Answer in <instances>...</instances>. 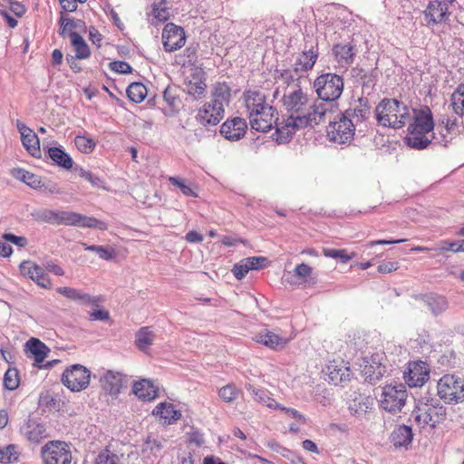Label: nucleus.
I'll list each match as a JSON object with an SVG mask.
<instances>
[{
    "label": "nucleus",
    "instance_id": "obj_1",
    "mask_svg": "<svg viewBox=\"0 0 464 464\" xmlns=\"http://www.w3.org/2000/svg\"><path fill=\"white\" fill-rule=\"evenodd\" d=\"M283 104L288 116L285 123L277 127L276 142L279 144L287 143L297 130L325 121L326 103H311L307 94L299 86L284 94Z\"/></svg>",
    "mask_w": 464,
    "mask_h": 464
},
{
    "label": "nucleus",
    "instance_id": "obj_2",
    "mask_svg": "<svg viewBox=\"0 0 464 464\" xmlns=\"http://www.w3.org/2000/svg\"><path fill=\"white\" fill-rule=\"evenodd\" d=\"M38 222H45L53 226H73L104 229L105 224L95 218L87 217L72 211H56L48 208L39 209L32 213Z\"/></svg>",
    "mask_w": 464,
    "mask_h": 464
},
{
    "label": "nucleus",
    "instance_id": "obj_3",
    "mask_svg": "<svg viewBox=\"0 0 464 464\" xmlns=\"http://www.w3.org/2000/svg\"><path fill=\"white\" fill-rule=\"evenodd\" d=\"M411 109L394 98H383L374 110L379 125L392 129L404 127L411 119Z\"/></svg>",
    "mask_w": 464,
    "mask_h": 464
},
{
    "label": "nucleus",
    "instance_id": "obj_4",
    "mask_svg": "<svg viewBox=\"0 0 464 464\" xmlns=\"http://www.w3.org/2000/svg\"><path fill=\"white\" fill-rule=\"evenodd\" d=\"M230 98L229 85L217 82L212 91L211 102L205 103L197 114L198 121L204 126L218 124L224 117L225 106L228 105Z\"/></svg>",
    "mask_w": 464,
    "mask_h": 464
},
{
    "label": "nucleus",
    "instance_id": "obj_5",
    "mask_svg": "<svg viewBox=\"0 0 464 464\" xmlns=\"http://www.w3.org/2000/svg\"><path fill=\"white\" fill-rule=\"evenodd\" d=\"M313 88L320 101L326 103L327 114L337 107L344 89V81L342 75L334 72H323L318 75L313 83Z\"/></svg>",
    "mask_w": 464,
    "mask_h": 464
},
{
    "label": "nucleus",
    "instance_id": "obj_6",
    "mask_svg": "<svg viewBox=\"0 0 464 464\" xmlns=\"http://www.w3.org/2000/svg\"><path fill=\"white\" fill-rule=\"evenodd\" d=\"M437 393L440 400L449 404L464 401V379L454 374H444L438 381Z\"/></svg>",
    "mask_w": 464,
    "mask_h": 464
},
{
    "label": "nucleus",
    "instance_id": "obj_7",
    "mask_svg": "<svg viewBox=\"0 0 464 464\" xmlns=\"http://www.w3.org/2000/svg\"><path fill=\"white\" fill-rule=\"evenodd\" d=\"M43 464H71V445L63 440H50L41 448Z\"/></svg>",
    "mask_w": 464,
    "mask_h": 464
},
{
    "label": "nucleus",
    "instance_id": "obj_8",
    "mask_svg": "<svg viewBox=\"0 0 464 464\" xmlns=\"http://www.w3.org/2000/svg\"><path fill=\"white\" fill-rule=\"evenodd\" d=\"M61 381L71 392H82L90 385L91 371L82 364H72L63 371Z\"/></svg>",
    "mask_w": 464,
    "mask_h": 464
},
{
    "label": "nucleus",
    "instance_id": "obj_9",
    "mask_svg": "<svg viewBox=\"0 0 464 464\" xmlns=\"http://www.w3.org/2000/svg\"><path fill=\"white\" fill-rule=\"evenodd\" d=\"M354 131L355 123L342 113L338 115V120L330 121L327 127L329 140L339 144L350 143L353 140Z\"/></svg>",
    "mask_w": 464,
    "mask_h": 464
},
{
    "label": "nucleus",
    "instance_id": "obj_10",
    "mask_svg": "<svg viewBox=\"0 0 464 464\" xmlns=\"http://www.w3.org/2000/svg\"><path fill=\"white\" fill-rule=\"evenodd\" d=\"M407 398L406 390L403 384L387 385L383 388L380 405L389 412H399L405 404Z\"/></svg>",
    "mask_w": 464,
    "mask_h": 464
},
{
    "label": "nucleus",
    "instance_id": "obj_11",
    "mask_svg": "<svg viewBox=\"0 0 464 464\" xmlns=\"http://www.w3.org/2000/svg\"><path fill=\"white\" fill-rule=\"evenodd\" d=\"M325 380L334 385L346 383L351 381L353 372L349 362L342 358L329 360L324 369Z\"/></svg>",
    "mask_w": 464,
    "mask_h": 464
},
{
    "label": "nucleus",
    "instance_id": "obj_12",
    "mask_svg": "<svg viewBox=\"0 0 464 464\" xmlns=\"http://www.w3.org/2000/svg\"><path fill=\"white\" fill-rule=\"evenodd\" d=\"M276 110L271 106H265V111H262L257 117H254L249 120L251 128L257 131L267 132L276 128V140L277 138V127L285 123V120L279 121L276 117Z\"/></svg>",
    "mask_w": 464,
    "mask_h": 464
},
{
    "label": "nucleus",
    "instance_id": "obj_13",
    "mask_svg": "<svg viewBox=\"0 0 464 464\" xmlns=\"http://www.w3.org/2000/svg\"><path fill=\"white\" fill-rule=\"evenodd\" d=\"M186 35L182 27L172 23L164 26L162 31V44L166 52L171 53L179 50L185 45Z\"/></svg>",
    "mask_w": 464,
    "mask_h": 464
},
{
    "label": "nucleus",
    "instance_id": "obj_14",
    "mask_svg": "<svg viewBox=\"0 0 464 464\" xmlns=\"http://www.w3.org/2000/svg\"><path fill=\"white\" fill-rule=\"evenodd\" d=\"M378 354L363 358L360 364L361 373L369 382H376L382 378L386 372V366L382 363Z\"/></svg>",
    "mask_w": 464,
    "mask_h": 464
},
{
    "label": "nucleus",
    "instance_id": "obj_15",
    "mask_svg": "<svg viewBox=\"0 0 464 464\" xmlns=\"http://www.w3.org/2000/svg\"><path fill=\"white\" fill-rule=\"evenodd\" d=\"M318 44H311L310 46L305 44L304 50L296 57L294 63V71L296 74H304L311 71L317 59H318Z\"/></svg>",
    "mask_w": 464,
    "mask_h": 464
},
{
    "label": "nucleus",
    "instance_id": "obj_16",
    "mask_svg": "<svg viewBox=\"0 0 464 464\" xmlns=\"http://www.w3.org/2000/svg\"><path fill=\"white\" fill-rule=\"evenodd\" d=\"M423 14L428 26L440 24L445 23L449 18V5L444 1L431 0L423 12Z\"/></svg>",
    "mask_w": 464,
    "mask_h": 464
},
{
    "label": "nucleus",
    "instance_id": "obj_17",
    "mask_svg": "<svg viewBox=\"0 0 464 464\" xmlns=\"http://www.w3.org/2000/svg\"><path fill=\"white\" fill-rule=\"evenodd\" d=\"M430 377L429 365L424 362H411L408 364V371L404 379L410 387L422 386Z\"/></svg>",
    "mask_w": 464,
    "mask_h": 464
},
{
    "label": "nucleus",
    "instance_id": "obj_18",
    "mask_svg": "<svg viewBox=\"0 0 464 464\" xmlns=\"http://www.w3.org/2000/svg\"><path fill=\"white\" fill-rule=\"evenodd\" d=\"M68 298H78L82 304L90 306L92 311L89 314V318L92 321H107L110 319V314L107 310L101 308L99 297H91L87 295H79L77 292H63Z\"/></svg>",
    "mask_w": 464,
    "mask_h": 464
},
{
    "label": "nucleus",
    "instance_id": "obj_19",
    "mask_svg": "<svg viewBox=\"0 0 464 464\" xmlns=\"http://www.w3.org/2000/svg\"><path fill=\"white\" fill-rule=\"evenodd\" d=\"M15 125L21 135L22 144L26 151L34 158H40V140L37 134L20 120L16 121Z\"/></svg>",
    "mask_w": 464,
    "mask_h": 464
},
{
    "label": "nucleus",
    "instance_id": "obj_20",
    "mask_svg": "<svg viewBox=\"0 0 464 464\" xmlns=\"http://www.w3.org/2000/svg\"><path fill=\"white\" fill-rule=\"evenodd\" d=\"M21 274L34 281L39 286L48 288L51 285L50 278L43 266L33 261H23L20 266Z\"/></svg>",
    "mask_w": 464,
    "mask_h": 464
},
{
    "label": "nucleus",
    "instance_id": "obj_21",
    "mask_svg": "<svg viewBox=\"0 0 464 464\" xmlns=\"http://www.w3.org/2000/svg\"><path fill=\"white\" fill-rule=\"evenodd\" d=\"M411 111L413 112V116L411 115L412 122L409 124L408 129H415V130L420 132H432L435 125L430 109L425 107Z\"/></svg>",
    "mask_w": 464,
    "mask_h": 464
},
{
    "label": "nucleus",
    "instance_id": "obj_22",
    "mask_svg": "<svg viewBox=\"0 0 464 464\" xmlns=\"http://www.w3.org/2000/svg\"><path fill=\"white\" fill-rule=\"evenodd\" d=\"M244 102L248 112L249 120L257 117L258 113L265 111V106H271L266 101V95L259 91H246Z\"/></svg>",
    "mask_w": 464,
    "mask_h": 464
},
{
    "label": "nucleus",
    "instance_id": "obj_23",
    "mask_svg": "<svg viewBox=\"0 0 464 464\" xmlns=\"http://www.w3.org/2000/svg\"><path fill=\"white\" fill-rule=\"evenodd\" d=\"M247 125L245 120L236 117L227 120L220 127V133L229 140H238L246 134Z\"/></svg>",
    "mask_w": 464,
    "mask_h": 464
},
{
    "label": "nucleus",
    "instance_id": "obj_24",
    "mask_svg": "<svg viewBox=\"0 0 464 464\" xmlns=\"http://www.w3.org/2000/svg\"><path fill=\"white\" fill-rule=\"evenodd\" d=\"M132 392L142 401H151L159 396V387L151 380L140 379L133 382Z\"/></svg>",
    "mask_w": 464,
    "mask_h": 464
},
{
    "label": "nucleus",
    "instance_id": "obj_25",
    "mask_svg": "<svg viewBox=\"0 0 464 464\" xmlns=\"http://www.w3.org/2000/svg\"><path fill=\"white\" fill-rule=\"evenodd\" d=\"M358 53L355 45L347 44H337L333 46V54L334 59L341 67L347 68L350 66Z\"/></svg>",
    "mask_w": 464,
    "mask_h": 464
},
{
    "label": "nucleus",
    "instance_id": "obj_26",
    "mask_svg": "<svg viewBox=\"0 0 464 464\" xmlns=\"http://www.w3.org/2000/svg\"><path fill=\"white\" fill-rule=\"evenodd\" d=\"M253 339L256 343L263 344L272 350L283 349L290 341L289 338L280 336L267 329H264L257 333Z\"/></svg>",
    "mask_w": 464,
    "mask_h": 464
},
{
    "label": "nucleus",
    "instance_id": "obj_27",
    "mask_svg": "<svg viewBox=\"0 0 464 464\" xmlns=\"http://www.w3.org/2000/svg\"><path fill=\"white\" fill-rule=\"evenodd\" d=\"M27 356L34 360V365L41 367L49 352L48 347L39 339L31 338L25 343Z\"/></svg>",
    "mask_w": 464,
    "mask_h": 464
},
{
    "label": "nucleus",
    "instance_id": "obj_28",
    "mask_svg": "<svg viewBox=\"0 0 464 464\" xmlns=\"http://www.w3.org/2000/svg\"><path fill=\"white\" fill-rule=\"evenodd\" d=\"M102 388L111 395L120 393L122 387V376L118 372L107 370L100 378Z\"/></svg>",
    "mask_w": 464,
    "mask_h": 464
},
{
    "label": "nucleus",
    "instance_id": "obj_29",
    "mask_svg": "<svg viewBox=\"0 0 464 464\" xmlns=\"http://www.w3.org/2000/svg\"><path fill=\"white\" fill-rule=\"evenodd\" d=\"M404 142L411 149L424 150L432 143L431 132H420L415 129H408Z\"/></svg>",
    "mask_w": 464,
    "mask_h": 464
},
{
    "label": "nucleus",
    "instance_id": "obj_30",
    "mask_svg": "<svg viewBox=\"0 0 464 464\" xmlns=\"http://www.w3.org/2000/svg\"><path fill=\"white\" fill-rule=\"evenodd\" d=\"M152 414L163 420L164 424H172L181 418V412L170 402H160L152 411Z\"/></svg>",
    "mask_w": 464,
    "mask_h": 464
},
{
    "label": "nucleus",
    "instance_id": "obj_31",
    "mask_svg": "<svg viewBox=\"0 0 464 464\" xmlns=\"http://www.w3.org/2000/svg\"><path fill=\"white\" fill-rule=\"evenodd\" d=\"M359 105L354 109H348L342 114L345 118H350L353 120V122L355 125L362 121L368 119L371 114V107L369 104V100L365 97H361L358 99Z\"/></svg>",
    "mask_w": 464,
    "mask_h": 464
},
{
    "label": "nucleus",
    "instance_id": "obj_32",
    "mask_svg": "<svg viewBox=\"0 0 464 464\" xmlns=\"http://www.w3.org/2000/svg\"><path fill=\"white\" fill-rule=\"evenodd\" d=\"M47 155L56 166L63 169H71L73 166V160L72 157L63 150L62 146L49 147L47 149Z\"/></svg>",
    "mask_w": 464,
    "mask_h": 464
},
{
    "label": "nucleus",
    "instance_id": "obj_33",
    "mask_svg": "<svg viewBox=\"0 0 464 464\" xmlns=\"http://www.w3.org/2000/svg\"><path fill=\"white\" fill-rule=\"evenodd\" d=\"M247 391L253 395L255 401L257 403L273 410L281 408V404L270 396V392L267 390L249 385Z\"/></svg>",
    "mask_w": 464,
    "mask_h": 464
},
{
    "label": "nucleus",
    "instance_id": "obj_34",
    "mask_svg": "<svg viewBox=\"0 0 464 464\" xmlns=\"http://www.w3.org/2000/svg\"><path fill=\"white\" fill-rule=\"evenodd\" d=\"M155 340L154 332L148 326L141 327L135 334V344L142 352L148 353Z\"/></svg>",
    "mask_w": 464,
    "mask_h": 464
},
{
    "label": "nucleus",
    "instance_id": "obj_35",
    "mask_svg": "<svg viewBox=\"0 0 464 464\" xmlns=\"http://www.w3.org/2000/svg\"><path fill=\"white\" fill-rule=\"evenodd\" d=\"M411 428L407 425L397 427L392 434V441L396 447L407 446L412 441Z\"/></svg>",
    "mask_w": 464,
    "mask_h": 464
},
{
    "label": "nucleus",
    "instance_id": "obj_36",
    "mask_svg": "<svg viewBox=\"0 0 464 464\" xmlns=\"http://www.w3.org/2000/svg\"><path fill=\"white\" fill-rule=\"evenodd\" d=\"M12 176L25 183L30 188L36 189L37 188H41V178L40 176L31 173L24 169L15 168L12 170Z\"/></svg>",
    "mask_w": 464,
    "mask_h": 464
},
{
    "label": "nucleus",
    "instance_id": "obj_37",
    "mask_svg": "<svg viewBox=\"0 0 464 464\" xmlns=\"http://www.w3.org/2000/svg\"><path fill=\"white\" fill-rule=\"evenodd\" d=\"M422 299L433 314H439L447 307L445 298L437 292H428L422 295Z\"/></svg>",
    "mask_w": 464,
    "mask_h": 464
},
{
    "label": "nucleus",
    "instance_id": "obj_38",
    "mask_svg": "<svg viewBox=\"0 0 464 464\" xmlns=\"http://www.w3.org/2000/svg\"><path fill=\"white\" fill-rule=\"evenodd\" d=\"M71 44L75 49V55L80 60L87 59L91 55L90 48L85 40L76 32L70 33Z\"/></svg>",
    "mask_w": 464,
    "mask_h": 464
},
{
    "label": "nucleus",
    "instance_id": "obj_39",
    "mask_svg": "<svg viewBox=\"0 0 464 464\" xmlns=\"http://www.w3.org/2000/svg\"><path fill=\"white\" fill-rule=\"evenodd\" d=\"M39 404L49 411H59L64 402L58 394L53 395L49 392H45L41 394Z\"/></svg>",
    "mask_w": 464,
    "mask_h": 464
},
{
    "label": "nucleus",
    "instance_id": "obj_40",
    "mask_svg": "<svg viewBox=\"0 0 464 464\" xmlns=\"http://www.w3.org/2000/svg\"><path fill=\"white\" fill-rule=\"evenodd\" d=\"M59 25V34L65 38L66 36L70 37V33L73 32L74 29L82 28L84 25V22L80 19L65 18L61 16Z\"/></svg>",
    "mask_w": 464,
    "mask_h": 464
},
{
    "label": "nucleus",
    "instance_id": "obj_41",
    "mask_svg": "<svg viewBox=\"0 0 464 464\" xmlns=\"http://www.w3.org/2000/svg\"><path fill=\"white\" fill-rule=\"evenodd\" d=\"M241 393V390L234 383H228L220 387L218 391L219 399L227 403L234 402L237 400Z\"/></svg>",
    "mask_w": 464,
    "mask_h": 464
},
{
    "label": "nucleus",
    "instance_id": "obj_42",
    "mask_svg": "<svg viewBox=\"0 0 464 464\" xmlns=\"http://www.w3.org/2000/svg\"><path fill=\"white\" fill-rule=\"evenodd\" d=\"M184 84L186 86L185 91L193 100H199L205 96L207 84L204 81H188Z\"/></svg>",
    "mask_w": 464,
    "mask_h": 464
},
{
    "label": "nucleus",
    "instance_id": "obj_43",
    "mask_svg": "<svg viewBox=\"0 0 464 464\" xmlns=\"http://www.w3.org/2000/svg\"><path fill=\"white\" fill-rule=\"evenodd\" d=\"M126 92L131 102L140 103L147 95V88L141 82H132L128 86Z\"/></svg>",
    "mask_w": 464,
    "mask_h": 464
},
{
    "label": "nucleus",
    "instance_id": "obj_44",
    "mask_svg": "<svg viewBox=\"0 0 464 464\" xmlns=\"http://www.w3.org/2000/svg\"><path fill=\"white\" fill-rule=\"evenodd\" d=\"M433 411H434V409L431 408V407H427V408L418 407L413 411L415 422L420 427H424V426H426L428 424H430V426L434 427L435 426V421L432 420V417H431V412Z\"/></svg>",
    "mask_w": 464,
    "mask_h": 464
},
{
    "label": "nucleus",
    "instance_id": "obj_45",
    "mask_svg": "<svg viewBox=\"0 0 464 464\" xmlns=\"http://www.w3.org/2000/svg\"><path fill=\"white\" fill-rule=\"evenodd\" d=\"M74 144L78 150L84 154L92 152L96 147L94 140L85 134L76 135L74 138Z\"/></svg>",
    "mask_w": 464,
    "mask_h": 464
},
{
    "label": "nucleus",
    "instance_id": "obj_46",
    "mask_svg": "<svg viewBox=\"0 0 464 464\" xmlns=\"http://www.w3.org/2000/svg\"><path fill=\"white\" fill-rule=\"evenodd\" d=\"M82 246L85 250L96 253L102 260H111L115 256L114 249L111 246L87 245L85 243H82Z\"/></svg>",
    "mask_w": 464,
    "mask_h": 464
},
{
    "label": "nucleus",
    "instance_id": "obj_47",
    "mask_svg": "<svg viewBox=\"0 0 464 464\" xmlns=\"http://www.w3.org/2000/svg\"><path fill=\"white\" fill-rule=\"evenodd\" d=\"M453 111L456 114L463 117L464 110V84H459L451 97Z\"/></svg>",
    "mask_w": 464,
    "mask_h": 464
},
{
    "label": "nucleus",
    "instance_id": "obj_48",
    "mask_svg": "<svg viewBox=\"0 0 464 464\" xmlns=\"http://www.w3.org/2000/svg\"><path fill=\"white\" fill-rule=\"evenodd\" d=\"M46 437V430L44 425L41 424L29 426V430L26 432L27 440L36 444L40 443Z\"/></svg>",
    "mask_w": 464,
    "mask_h": 464
},
{
    "label": "nucleus",
    "instance_id": "obj_49",
    "mask_svg": "<svg viewBox=\"0 0 464 464\" xmlns=\"http://www.w3.org/2000/svg\"><path fill=\"white\" fill-rule=\"evenodd\" d=\"M20 384L19 372L14 368H9L4 375L5 388L9 391H14L18 388Z\"/></svg>",
    "mask_w": 464,
    "mask_h": 464
},
{
    "label": "nucleus",
    "instance_id": "obj_50",
    "mask_svg": "<svg viewBox=\"0 0 464 464\" xmlns=\"http://www.w3.org/2000/svg\"><path fill=\"white\" fill-rule=\"evenodd\" d=\"M324 255L326 257L340 259L342 264H347L353 257V254H348L345 249L324 248Z\"/></svg>",
    "mask_w": 464,
    "mask_h": 464
},
{
    "label": "nucleus",
    "instance_id": "obj_51",
    "mask_svg": "<svg viewBox=\"0 0 464 464\" xmlns=\"http://www.w3.org/2000/svg\"><path fill=\"white\" fill-rule=\"evenodd\" d=\"M120 458L109 449L102 450L97 456L94 464H118Z\"/></svg>",
    "mask_w": 464,
    "mask_h": 464
},
{
    "label": "nucleus",
    "instance_id": "obj_52",
    "mask_svg": "<svg viewBox=\"0 0 464 464\" xmlns=\"http://www.w3.org/2000/svg\"><path fill=\"white\" fill-rule=\"evenodd\" d=\"M76 171H78V174L81 178H83L87 181H89L93 187L95 188H101L103 185V180L97 175H94L89 170H86L82 168H76Z\"/></svg>",
    "mask_w": 464,
    "mask_h": 464
},
{
    "label": "nucleus",
    "instance_id": "obj_53",
    "mask_svg": "<svg viewBox=\"0 0 464 464\" xmlns=\"http://www.w3.org/2000/svg\"><path fill=\"white\" fill-rule=\"evenodd\" d=\"M437 131L438 132H434L432 130V132H431L432 142L440 144V145H443L444 147H446L448 145V143L451 140L452 135H454V134L447 133L444 130V127L440 130V125H438V127H437Z\"/></svg>",
    "mask_w": 464,
    "mask_h": 464
},
{
    "label": "nucleus",
    "instance_id": "obj_54",
    "mask_svg": "<svg viewBox=\"0 0 464 464\" xmlns=\"http://www.w3.org/2000/svg\"><path fill=\"white\" fill-rule=\"evenodd\" d=\"M440 250L452 251L454 253L464 252V239L457 241L443 240L440 242Z\"/></svg>",
    "mask_w": 464,
    "mask_h": 464
},
{
    "label": "nucleus",
    "instance_id": "obj_55",
    "mask_svg": "<svg viewBox=\"0 0 464 464\" xmlns=\"http://www.w3.org/2000/svg\"><path fill=\"white\" fill-rule=\"evenodd\" d=\"M163 99L169 106L171 111L178 110L179 107V98L176 94V90L172 87H167L163 92Z\"/></svg>",
    "mask_w": 464,
    "mask_h": 464
},
{
    "label": "nucleus",
    "instance_id": "obj_56",
    "mask_svg": "<svg viewBox=\"0 0 464 464\" xmlns=\"http://www.w3.org/2000/svg\"><path fill=\"white\" fill-rule=\"evenodd\" d=\"M169 181L173 186L178 187L185 196L194 197V198L198 197V194L193 190V188L190 186L186 185L185 182L182 179H180L179 178L169 177Z\"/></svg>",
    "mask_w": 464,
    "mask_h": 464
},
{
    "label": "nucleus",
    "instance_id": "obj_57",
    "mask_svg": "<svg viewBox=\"0 0 464 464\" xmlns=\"http://www.w3.org/2000/svg\"><path fill=\"white\" fill-rule=\"evenodd\" d=\"M17 459V453L14 445L0 450V463L7 464Z\"/></svg>",
    "mask_w": 464,
    "mask_h": 464
},
{
    "label": "nucleus",
    "instance_id": "obj_58",
    "mask_svg": "<svg viewBox=\"0 0 464 464\" xmlns=\"http://www.w3.org/2000/svg\"><path fill=\"white\" fill-rule=\"evenodd\" d=\"M249 271L258 270L263 267L264 263L266 262V258L263 256H250L242 259Z\"/></svg>",
    "mask_w": 464,
    "mask_h": 464
},
{
    "label": "nucleus",
    "instance_id": "obj_59",
    "mask_svg": "<svg viewBox=\"0 0 464 464\" xmlns=\"http://www.w3.org/2000/svg\"><path fill=\"white\" fill-rule=\"evenodd\" d=\"M312 273L313 268L304 263L297 265L294 269V276L304 281H307V278L311 276Z\"/></svg>",
    "mask_w": 464,
    "mask_h": 464
},
{
    "label": "nucleus",
    "instance_id": "obj_60",
    "mask_svg": "<svg viewBox=\"0 0 464 464\" xmlns=\"http://www.w3.org/2000/svg\"><path fill=\"white\" fill-rule=\"evenodd\" d=\"M110 69L122 74H128L132 72V67L124 61H113L110 63Z\"/></svg>",
    "mask_w": 464,
    "mask_h": 464
},
{
    "label": "nucleus",
    "instance_id": "obj_61",
    "mask_svg": "<svg viewBox=\"0 0 464 464\" xmlns=\"http://www.w3.org/2000/svg\"><path fill=\"white\" fill-rule=\"evenodd\" d=\"M3 238L7 242H10V243L14 244L15 246H18L19 247H24L28 243V240L26 237L16 236L12 233H5L3 235Z\"/></svg>",
    "mask_w": 464,
    "mask_h": 464
},
{
    "label": "nucleus",
    "instance_id": "obj_62",
    "mask_svg": "<svg viewBox=\"0 0 464 464\" xmlns=\"http://www.w3.org/2000/svg\"><path fill=\"white\" fill-rule=\"evenodd\" d=\"M276 410H280L286 413L287 415H289L290 417L296 419L297 421L300 422L301 424L306 423V418L304 417V415H303L294 408L284 407L281 405V408H277Z\"/></svg>",
    "mask_w": 464,
    "mask_h": 464
},
{
    "label": "nucleus",
    "instance_id": "obj_63",
    "mask_svg": "<svg viewBox=\"0 0 464 464\" xmlns=\"http://www.w3.org/2000/svg\"><path fill=\"white\" fill-rule=\"evenodd\" d=\"M277 72L280 74L281 79L286 82H295V80H298L303 75V74H296L294 71V67L292 69L277 71Z\"/></svg>",
    "mask_w": 464,
    "mask_h": 464
},
{
    "label": "nucleus",
    "instance_id": "obj_64",
    "mask_svg": "<svg viewBox=\"0 0 464 464\" xmlns=\"http://www.w3.org/2000/svg\"><path fill=\"white\" fill-rule=\"evenodd\" d=\"M245 266H246L242 260L234 266L232 272L237 279L240 280L244 278L245 276L249 272L248 268Z\"/></svg>",
    "mask_w": 464,
    "mask_h": 464
}]
</instances>
